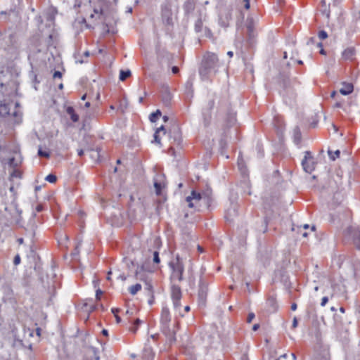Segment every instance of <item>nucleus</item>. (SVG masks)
Wrapping results in <instances>:
<instances>
[{
    "instance_id": "1",
    "label": "nucleus",
    "mask_w": 360,
    "mask_h": 360,
    "mask_svg": "<svg viewBox=\"0 0 360 360\" xmlns=\"http://www.w3.org/2000/svg\"><path fill=\"white\" fill-rule=\"evenodd\" d=\"M220 67V63L217 56L211 52L206 53L203 57L199 68V74L203 80L207 79L214 75Z\"/></svg>"
},
{
    "instance_id": "2",
    "label": "nucleus",
    "mask_w": 360,
    "mask_h": 360,
    "mask_svg": "<svg viewBox=\"0 0 360 360\" xmlns=\"http://www.w3.org/2000/svg\"><path fill=\"white\" fill-rule=\"evenodd\" d=\"M161 18L162 23L169 30L176 20V10L172 9V2L169 0H165L161 6Z\"/></svg>"
},
{
    "instance_id": "3",
    "label": "nucleus",
    "mask_w": 360,
    "mask_h": 360,
    "mask_svg": "<svg viewBox=\"0 0 360 360\" xmlns=\"http://www.w3.org/2000/svg\"><path fill=\"white\" fill-rule=\"evenodd\" d=\"M186 200L188 202V205L191 208H193L195 206H201V202H203L207 205V207H209L211 198L208 193L201 194L200 193L193 190L191 191V195L186 197Z\"/></svg>"
},
{
    "instance_id": "4",
    "label": "nucleus",
    "mask_w": 360,
    "mask_h": 360,
    "mask_svg": "<svg viewBox=\"0 0 360 360\" xmlns=\"http://www.w3.org/2000/svg\"><path fill=\"white\" fill-rule=\"evenodd\" d=\"M169 137L171 143V150H174V147L181 148L182 136L181 131L178 125H174L169 131Z\"/></svg>"
},
{
    "instance_id": "5",
    "label": "nucleus",
    "mask_w": 360,
    "mask_h": 360,
    "mask_svg": "<svg viewBox=\"0 0 360 360\" xmlns=\"http://www.w3.org/2000/svg\"><path fill=\"white\" fill-rule=\"evenodd\" d=\"M208 292L207 283L202 277H200L198 285V303L199 307H205L206 306L207 296Z\"/></svg>"
},
{
    "instance_id": "6",
    "label": "nucleus",
    "mask_w": 360,
    "mask_h": 360,
    "mask_svg": "<svg viewBox=\"0 0 360 360\" xmlns=\"http://www.w3.org/2000/svg\"><path fill=\"white\" fill-rule=\"evenodd\" d=\"M161 332L165 335L167 342L172 345L176 342V333L177 331V323L174 324L172 326L169 325H165L160 326Z\"/></svg>"
},
{
    "instance_id": "7",
    "label": "nucleus",
    "mask_w": 360,
    "mask_h": 360,
    "mask_svg": "<svg viewBox=\"0 0 360 360\" xmlns=\"http://www.w3.org/2000/svg\"><path fill=\"white\" fill-rule=\"evenodd\" d=\"M169 265L173 271L172 276L174 278H176L179 281H181L183 280V273L184 268L182 262L180 260L179 256L177 255L176 261L170 262Z\"/></svg>"
},
{
    "instance_id": "8",
    "label": "nucleus",
    "mask_w": 360,
    "mask_h": 360,
    "mask_svg": "<svg viewBox=\"0 0 360 360\" xmlns=\"http://www.w3.org/2000/svg\"><path fill=\"white\" fill-rule=\"evenodd\" d=\"M346 236L352 239L355 247L360 250V230L358 226H349L345 231Z\"/></svg>"
},
{
    "instance_id": "9",
    "label": "nucleus",
    "mask_w": 360,
    "mask_h": 360,
    "mask_svg": "<svg viewBox=\"0 0 360 360\" xmlns=\"http://www.w3.org/2000/svg\"><path fill=\"white\" fill-rule=\"evenodd\" d=\"M36 214H33V218L30 220L27 228L25 229V237L29 239L30 243H34L35 241V234L36 230L37 229V225L35 223L34 217Z\"/></svg>"
},
{
    "instance_id": "10",
    "label": "nucleus",
    "mask_w": 360,
    "mask_h": 360,
    "mask_svg": "<svg viewBox=\"0 0 360 360\" xmlns=\"http://www.w3.org/2000/svg\"><path fill=\"white\" fill-rule=\"evenodd\" d=\"M214 100L211 99L208 101L206 108L202 110L203 122L205 127L210 125L212 119V110L214 107Z\"/></svg>"
},
{
    "instance_id": "11",
    "label": "nucleus",
    "mask_w": 360,
    "mask_h": 360,
    "mask_svg": "<svg viewBox=\"0 0 360 360\" xmlns=\"http://www.w3.org/2000/svg\"><path fill=\"white\" fill-rule=\"evenodd\" d=\"M313 360H330L328 346L320 345L316 350Z\"/></svg>"
},
{
    "instance_id": "12",
    "label": "nucleus",
    "mask_w": 360,
    "mask_h": 360,
    "mask_svg": "<svg viewBox=\"0 0 360 360\" xmlns=\"http://www.w3.org/2000/svg\"><path fill=\"white\" fill-rule=\"evenodd\" d=\"M231 20V11L229 8L221 10L219 14V23L223 27H227Z\"/></svg>"
},
{
    "instance_id": "13",
    "label": "nucleus",
    "mask_w": 360,
    "mask_h": 360,
    "mask_svg": "<svg viewBox=\"0 0 360 360\" xmlns=\"http://www.w3.org/2000/svg\"><path fill=\"white\" fill-rule=\"evenodd\" d=\"M312 160L313 156L311 155V153L308 150L305 151L304 157L302 160V166L303 167V169L309 174H311L314 170V166H308V161H312Z\"/></svg>"
},
{
    "instance_id": "14",
    "label": "nucleus",
    "mask_w": 360,
    "mask_h": 360,
    "mask_svg": "<svg viewBox=\"0 0 360 360\" xmlns=\"http://www.w3.org/2000/svg\"><path fill=\"white\" fill-rule=\"evenodd\" d=\"M356 49L353 46H349L345 49L341 55V59L344 60L353 61L356 57Z\"/></svg>"
},
{
    "instance_id": "15",
    "label": "nucleus",
    "mask_w": 360,
    "mask_h": 360,
    "mask_svg": "<svg viewBox=\"0 0 360 360\" xmlns=\"http://www.w3.org/2000/svg\"><path fill=\"white\" fill-rule=\"evenodd\" d=\"M280 86L283 89L286 94H292L291 81L288 77H281L280 80Z\"/></svg>"
},
{
    "instance_id": "16",
    "label": "nucleus",
    "mask_w": 360,
    "mask_h": 360,
    "mask_svg": "<svg viewBox=\"0 0 360 360\" xmlns=\"http://www.w3.org/2000/svg\"><path fill=\"white\" fill-rule=\"evenodd\" d=\"M171 322V316L169 309L166 307H163L162 309L160 316V326L165 325H169Z\"/></svg>"
},
{
    "instance_id": "17",
    "label": "nucleus",
    "mask_w": 360,
    "mask_h": 360,
    "mask_svg": "<svg viewBox=\"0 0 360 360\" xmlns=\"http://www.w3.org/2000/svg\"><path fill=\"white\" fill-rule=\"evenodd\" d=\"M236 122V113L234 112H233L231 110H229L226 112L224 127L226 128H230V127H233Z\"/></svg>"
},
{
    "instance_id": "18",
    "label": "nucleus",
    "mask_w": 360,
    "mask_h": 360,
    "mask_svg": "<svg viewBox=\"0 0 360 360\" xmlns=\"http://www.w3.org/2000/svg\"><path fill=\"white\" fill-rule=\"evenodd\" d=\"M342 86L340 89V93L342 95L347 96L352 93L354 90V85L352 83L344 82L342 83Z\"/></svg>"
},
{
    "instance_id": "19",
    "label": "nucleus",
    "mask_w": 360,
    "mask_h": 360,
    "mask_svg": "<svg viewBox=\"0 0 360 360\" xmlns=\"http://www.w3.org/2000/svg\"><path fill=\"white\" fill-rule=\"evenodd\" d=\"M246 27L250 39L255 37V20L252 17H248L246 20Z\"/></svg>"
},
{
    "instance_id": "20",
    "label": "nucleus",
    "mask_w": 360,
    "mask_h": 360,
    "mask_svg": "<svg viewBox=\"0 0 360 360\" xmlns=\"http://www.w3.org/2000/svg\"><path fill=\"white\" fill-rule=\"evenodd\" d=\"M238 205L236 204H231L230 207L226 210L225 217L227 220L231 221L233 217L238 214Z\"/></svg>"
},
{
    "instance_id": "21",
    "label": "nucleus",
    "mask_w": 360,
    "mask_h": 360,
    "mask_svg": "<svg viewBox=\"0 0 360 360\" xmlns=\"http://www.w3.org/2000/svg\"><path fill=\"white\" fill-rule=\"evenodd\" d=\"M195 9V1L194 0H186L184 4V10L186 15H189L193 13Z\"/></svg>"
},
{
    "instance_id": "22",
    "label": "nucleus",
    "mask_w": 360,
    "mask_h": 360,
    "mask_svg": "<svg viewBox=\"0 0 360 360\" xmlns=\"http://www.w3.org/2000/svg\"><path fill=\"white\" fill-rule=\"evenodd\" d=\"M154 353L152 348L146 347L143 350L142 359L143 360H153Z\"/></svg>"
},
{
    "instance_id": "23",
    "label": "nucleus",
    "mask_w": 360,
    "mask_h": 360,
    "mask_svg": "<svg viewBox=\"0 0 360 360\" xmlns=\"http://www.w3.org/2000/svg\"><path fill=\"white\" fill-rule=\"evenodd\" d=\"M172 300H181V290L179 285H172Z\"/></svg>"
},
{
    "instance_id": "24",
    "label": "nucleus",
    "mask_w": 360,
    "mask_h": 360,
    "mask_svg": "<svg viewBox=\"0 0 360 360\" xmlns=\"http://www.w3.org/2000/svg\"><path fill=\"white\" fill-rule=\"evenodd\" d=\"M146 271L148 270L146 269L144 265L138 266L135 271L136 278L141 281H145V276L143 274V272Z\"/></svg>"
},
{
    "instance_id": "25",
    "label": "nucleus",
    "mask_w": 360,
    "mask_h": 360,
    "mask_svg": "<svg viewBox=\"0 0 360 360\" xmlns=\"http://www.w3.org/2000/svg\"><path fill=\"white\" fill-rule=\"evenodd\" d=\"M66 112L70 116V119L73 122H78L79 115L75 112L73 107L68 106L66 109Z\"/></svg>"
},
{
    "instance_id": "26",
    "label": "nucleus",
    "mask_w": 360,
    "mask_h": 360,
    "mask_svg": "<svg viewBox=\"0 0 360 360\" xmlns=\"http://www.w3.org/2000/svg\"><path fill=\"white\" fill-rule=\"evenodd\" d=\"M302 134L299 127H295L293 130V139L296 145H299L301 141Z\"/></svg>"
},
{
    "instance_id": "27",
    "label": "nucleus",
    "mask_w": 360,
    "mask_h": 360,
    "mask_svg": "<svg viewBox=\"0 0 360 360\" xmlns=\"http://www.w3.org/2000/svg\"><path fill=\"white\" fill-rule=\"evenodd\" d=\"M205 20V18H202V15L200 13L199 18L197 19V20L195 22V31L196 32H200L202 30V22Z\"/></svg>"
},
{
    "instance_id": "28",
    "label": "nucleus",
    "mask_w": 360,
    "mask_h": 360,
    "mask_svg": "<svg viewBox=\"0 0 360 360\" xmlns=\"http://www.w3.org/2000/svg\"><path fill=\"white\" fill-rule=\"evenodd\" d=\"M131 75V72L129 70H121L120 71L119 79L120 81H124Z\"/></svg>"
},
{
    "instance_id": "29",
    "label": "nucleus",
    "mask_w": 360,
    "mask_h": 360,
    "mask_svg": "<svg viewBox=\"0 0 360 360\" xmlns=\"http://www.w3.org/2000/svg\"><path fill=\"white\" fill-rule=\"evenodd\" d=\"M100 15L102 16L103 18V24L106 26V27L108 28L107 29V32H110V28L111 27V23L110 22L108 21V16L107 15L105 14V13L103 11V9H101V11H100Z\"/></svg>"
},
{
    "instance_id": "30",
    "label": "nucleus",
    "mask_w": 360,
    "mask_h": 360,
    "mask_svg": "<svg viewBox=\"0 0 360 360\" xmlns=\"http://www.w3.org/2000/svg\"><path fill=\"white\" fill-rule=\"evenodd\" d=\"M161 115V111L160 110H157L155 112H153L150 115L149 120L151 122H155Z\"/></svg>"
},
{
    "instance_id": "31",
    "label": "nucleus",
    "mask_w": 360,
    "mask_h": 360,
    "mask_svg": "<svg viewBox=\"0 0 360 360\" xmlns=\"http://www.w3.org/2000/svg\"><path fill=\"white\" fill-rule=\"evenodd\" d=\"M9 114L8 106L6 104L0 105V117H5Z\"/></svg>"
},
{
    "instance_id": "32",
    "label": "nucleus",
    "mask_w": 360,
    "mask_h": 360,
    "mask_svg": "<svg viewBox=\"0 0 360 360\" xmlns=\"http://www.w3.org/2000/svg\"><path fill=\"white\" fill-rule=\"evenodd\" d=\"M343 200V195L340 192H336L333 195V202L340 204Z\"/></svg>"
},
{
    "instance_id": "33",
    "label": "nucleus",
    "mask_w": 360,
    "mask_h": 360,
    "mask_svg": "<svg viewBox=\"0 0 360 360\" xmlns=\"http://www.w3.org/2000/svg\"><path fill=\"white\" fill-rule=\"evenodd\" d=\"M154 187L155 189V193L158 195L161 194L162 189L164 187V184H162L160 181H155L154 182Z\"/></svg>"
},
{
    "instance_id": "34",
    "label": "nucleus",
    "mask_w": 360,
    "mask_h": 360,
    "mask_svg": "<svg viewBox=\"0 0 360 360\" xmlns=\"http://www.w3.org/2000/svg\"><path fill=\"white\" fill-rule=\"evenodd\" d=\"M13 346L15 347H25L26 346L23 343L22 340L20 339L16 336V335H14V340H13Z\"/></svg>"
},
{
    "instance_id": "35",
    "label": "nucleus",
    "mask_w": 360,
    "mask_h": 360,
    "mask_svg": "<svg viewBox=\"0 0 360 360\" xmlns=\"http://www.w3.org/2000/svg\"><path fill=\"white\" fill-rule=\"evenodd\" d=\"M141 289V285L139 284V283H136L134 285H131V287H129V292L134 295H136L140 290Z\"/></svg>"
},
{
    "instance_id": "36",
    "label": "nucleus",
    "mask_w": 360,
    "mask_h": 360,
    "mask_svg": "<svg viewBox=\"0 0 360 360\" xmlns=\"http://www.w3.org/2000/svg\"><path fill=\"white\" fill-rule=\"evenodd\" d=\"M192 87H193V84L191 82H189L188 81L186 84V93L191 96H193V89H192Z\"/></svg>"
},
{
    "instance_id": "37",
    "label": "nucleus",
    "mask_w": 360,
    "mask_h": 360,
    "mask_svg": "<svg viewBox=\"0 0 360 360\" xmlns=\"http://www.w3.org/2000/svg\"><path fill=\"white\" fill-rule=\"evenodd\" d=\"M328 153L330 158L334 161L336 160V158H339L340 151V150H337L334 152V155H333V152L330 150H328Z\"/></svg>"
},
{
    "instance_id": "38",
    "label": "nucleus",
    "mask_w": 360,
    "mask_h": 360,
    "mask_svg": "<svg viewBox=\"0 0 360 360\" xmlns=\"http://www.w3.org/2000/svg\"><path fill=\"white\" fill-rule=\"evenodd\" d=\"M90 351L91 352V353L93 354L94 360H100L99 351L97 348H96L94 347H91Z\"/></svg>"
},
{
    "instance_id": "39",
    "label": "nucleus",
    "mask_w": 360,
    "mask_h": 360,
    "mask_svg": "<svg viewBox=\"0 0 360 360\" xmlns=\"http://www.w3.org/2000/svg\"><path fill=\"white\" fill-rule=\"evenodd\" d=\"M30 246V254L28 255L29 257H32L33 258H35L36 257V247L34 245V243H30L29 244Z\"/></svg>"
},
{
    "instance_id": "40",
    "label": "nucleus",
    "mask_w": 360,
    "mask_h": 360,
    "mask_svg": "<svg viewBox=\"0 0 360 360\" xmlns=\"http://www.w3.org/2000/svg\"><path fill=\"white\" fill-rule=\"evenodd\" d=\"M120 309L118 308H112L111 309V311L112 313L115 315V319H116V322L117 323H120L122 321V319L120 316H118V312L120 311Z\"/></svg>"
},
{
    "instance_id": "41",
    "label": "nucleus",
    "mask_w": 360,
    "mask_h": 360,
    "mask_svg": "<svg viewBox=\"0 0 360 360\" xmlns=\"http://www.w3.org/2000/svg\"><path fill=\"white\" fill-rule=\"evenodd\" d=\"M37 154L39 157L42 158H48L50 157V153L47 151L43 150L41 147L39 148Z\"/></svg>"
},
{
    "instance_id": "42",
    "label": "nucleus",
    "mask_w": 360,
    "mask_h": 360,
    "mask_svg": "<svg viewBox=\"0 0 360 360\" xmlns=\"http://www.w3.org/2000/svg\"><path fill=\"white\" fill-rule=\"evenodd\" d=\"M45 180L49 181V183H55L57 181V177L55 174H49L45 178Z\"/></svg>"
},
{
    "instance_id": "43",
    "label": "nucleus",
    "mask_w": 360,
    "mask_h": 360,
    "mask_svg": "<svg viewBox=\"0 0 360 360\" xmlns=\"http://www.w3.org/2000/svg\"><path fill=\"white\" fill-rule=\"evenodd\" d=\"M81 245V243H79L75 250L72 251V252L71 253V256L73 257V258H76L78 255H79V246Z\"/></svg>"
},
{
    "instance_id": "44",
    "label": "nucleus",
    "mask_w": 360,
    "mask_h": 360,
    "mask_svg": "<svg viewBox=\"0 0 360 360\" xmlns=\"http://www.w3.org/2000/svg\"><path fill=\"white\" fill-rule=\"evenodd\" d=\"M153 261L155 264H159L160 262V259L159 256V252L158 251H154L153 254Z\"/></svg>"
},
{
    "instance_id": "45",
    "label": "nucleus",
    "mask_w": 360,
    "mask_h": 360,
    "mask_svg": "<svg viewBox=\"0 0 360 360\" xmlns=\"http://www.w3.org/2000/svg\"><path fill=\"white\" fill-rule=\"evenodd\" d=\"M320 39H326L328 37V34L325 30H321L319 32L318 34Z\"/></svg>"
},
{
    "instance_id": "46",
    "label": "nucleus",
    "mask_w": 360,
    "mask_h": 360,
    "mask_svg": "<svg viewBox=\"0 0 360 360\" xmlns=\"http://www.w3.org/2000/svg\"><path fill=\"white\" fill-rule=\"evenodd\" d=\"M145 289L148 290L150 294H152L153 285L150 282L146 281H145Z\"/></svg>"
},
{
    "instance_id": "47",
    "label": "nucleus",
    "mask_w": 360,
    "mask_h": 360,
    "mask_svg": "<svg viewBox=\"0 0 360 360\" xmlns=\"http://www.w3.org/2000/svg\"><path fill=\"white\" fill-rule=\"evenodd\" d=\"M256 148L257 150V152H258V154H259V158H262L264 156V150L262 149V146L258 143L257 145Z\"/></svg>"
},
{
    "instance_id": "48",
    "label": "nucleus",
    "mask_w": 360,
    "mask_h": 360,
    "mask_svg": "<svg viewBox=\"0 0 360 360\" xmlns=\"http://www.w3.org/2000/svg\"><path fill=\"white\" fill-rule=\"evenodd\" d=\"M153 138H154V142L160 145V143H161L160 138L158 131H155Z\"/></svg>"
},
{
    "instance_id": "49",
    "label": "nucleus",
    "mask_w": 360,
    "mask_h": 360,
    "mask_svg": "<svg viewBox=\"0 0 360 360\" xmlns=\"http://www.w3.org/2000/svg\"><path fill=\"white\" fill-rule=\"evenodd\" d=\"M141 321L139 319H136L134 323L135 328L134 329H131V331H133L134 333H136V331L137 330V328H138L139 326L141 324Z\"/></svg>"
},
{
    "instance_id": "50",
    "label": "nucleus",
    "mask_w": 360,
    "mask_h": 360,
    "mask_svg": "<svg viewBox=\"0 0 360 360\" xmlns=\"http://www.w3.org/2000/svg\"><path fill=\"white\" fill-rule=\"evenodd\" d=\"M15 158L12 157L8 159V164L9 165L10 167H15L17 166V164L15 162Z\"/></svg>"
},
{
    "instance_id": "51",
    "label": "nucleus",
    "mask_w": 360,
    "mask_h": 360,
    "mask_svg": "<svg viewBox=\"0 0 360 360\" xmlns=\"http://www.w3.org/2000/svg\"><path fill=\"white\" fill-rule=\"evenodd\" d=\"M103 292L100 288H98L96 290V300H101V296L103 295Z\"/></svg>"
},
{
    "instance_id": "52",
    "label": "nucleus",
    "mask_w": 360,
    "mask_h": 360,
    "mask_svg": "<svg viewBox=\"0 0 360 360\" xmlns=\"http://www.w3.org/2000/svg\"><path fill=\"white\" fill-rule=\"evenodd\" d=\"M255 315L253 312H250L248 314V318H247V322L248 323H251L252 321L255 319Z\"/></svg>"
},
{
    "instance_id": "53",
    "label": "nucleus",
    "mask_w": 360,
    "mask_h": 360,
    "mask_svg": "<svg viewBox=\"0 0 360 360\" xmlns=\"http://www.w3.org/2000/svg\"><path fill=\"white\" fill-rule=\"evenodd\" d=\"M63 76V74L60 71H58V70H56L54 72H53V77L54 79L56 78H61Z\"/></svg>"
},
{
    "instance_id": "54",
    "label": "nucleus",
    "mask_w": 360,
    "mask_h": 360,
    "mask_svg": "<svg viewBox=\"0 0 360 360\" xmlns=\"http://www.w3.org/2000/svg\"><path fill=\"white\" fill-rule=\"evenodd\" d=\"M20 257L19 255H16L13 259V264L15 265H18L20 263Z\"/></svg>"
},
{
    "instance_id": "55",
    "label": "nucleus",
    "mask_w": 360,
    "mask_h": 360,
    "mask_svg": "<svg viewBox=\"0 0 360 360\" xmlns=\"http://www.w3.org/2000/svg\"><path fill=\"white\" fill-rule=\"evenodd\" d=\"M328 297H326V296L323 297L321 300V305L322 307L325 306L326 304V303L328 302Z\"/></svg>"
},
{
    "instance_id": "56",
    "label": "nucleus",
    "mask_w": 360,
    "mask_h": 360,
    "mask_svg": "<svg viewBox=\"0 0 360 360\" xmlns=\"http://www.w3.org/2000/svg\"><path fill=\"white\" fill-rule=\"evenodd\" d=\"M155 131H158V133L162 131L164 134H166V130H165V127L163 125H162L161 127L157 128Z\"/></svg>"
},
{
    "instance_id": "57",
    "label": "nucleus",
    "mask_w": 360,
    "mask_h": 360,
    "mask_svg": "<svg viewBox=\"0 0 360 360\" xmlns=\"http://www.w3.org/2000/svg\"><path fill=\"white\" fill-rule=\"evenodd\" d=\"M180 300H172L173 304H174V306L175 308L180 307V305H181Z\"/></svg>"
},
{
    "instance_id": "58",
    "label": "nucleus",
    "mask_w": 360,
    "mask_h": 360,
    "mask_svg": "<svg viewBox=\"0 0 360 360\" xmlns=\"http://www.w3.org/2000/svg\"><path fill=\"white\" fill-rule=\"evenodd\" d=\"M96 306L94 305V304H91V305L89 306V308L86 309V310L88 311L89 313H91L92 311L96 310Z\"/></svg>"
},
{
    "instance_id": "59",
    "label": "nucleus",
    "mask_w": 360,
    "mask_h": 360,
    "mask_svg": "<svg viewBox=\"0 0 360 360\" xmlns=\"http://www.w3.org/2000/svg\"><path fill=\"white\" fill-rule=\"evenodd\" d=\"M243 3H244V8L245 9H249L250 7V0H243Z\"/></svg>"
},
{
    "instance_id": "60",
    "label": "nucleus",
    "mask_w": 360,
    "mask_h": 360,
    "mask_svg": "<svg viewBox=\"0 0 360 360\" xmlns=\"http://www.w3.org/2000/svg\"><path fill=\"white\" fill-rule=\"evenodd\" d=\"M297 324H298L297 319V317H294V319L292 320V328H295L297 326Z\"/></svg>"
},
{
    "instance_id": "61",
    "label": "nucleus",
    "mask_w": 360,
    "mask_h": 360,
    "mask_svg": "<svg viewBox=\"0 0 360 360\" xmlns=\"http://www.w3.org/2000/svg\"><path fill=\"white\" fill-rule=\"evenodd\" d=\"M4 18L6 20L7 18V12L6 11H1L0 12V19Z\"/></svg>"
},
{
    "instance_id": "62",
    "label": "nucleus",
    "mask_w": 360,
    "mask_h": 360,
    "mask_svg": "<svg viewBox=\"0 0 360 360\" xmlns=\"http://www.w3.org/2000/svg\"><path fill=\"white\" fill-rule=\"evenodd\" d=\"M43 210H44V206H43V205H41V204H39V205H37V206L36 207V211H37V212H41V211H43Z\"/></svg>"
},
{
    "instance_id": "63",
    "label": "nucleus",
    "mask_w": 360,
    "mask_h": 360,
    "mask_svg": "<svg viewBox=\"0 0 360 360\" xmlns=\"http://www.w3.org/2000/svg\"><path fill=\"white\" fill-rule=\"evenodd\" d=\"M341 212H343L347 216L349 214V211L345 210L343 207H340L338 212L340 213Z\"/></svg>"
},
{
    "instance_id": "64",
    "label": "nucleus",
    "mask_w": 360,
    "mask_h": 360,
    "mask_svg": "<svg viewBox=\"0 0 360 360\" xmlns=\"http://www.w3.org/2000/svg\"><path fill=\"white\" fill-rule=\"evenodd\" d=\"M172 72H173L174 74H176V73H178V72H179V68H178V67H176V66H173V67L172 68Z\"/></svg>"
}]
</instances>
